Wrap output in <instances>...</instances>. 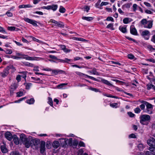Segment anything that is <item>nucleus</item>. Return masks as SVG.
<instances>
[{
  "mask_svg": "<svg viewBox=\"0 0 155 155\" xmlns=\"http://www.w3.org/2000/svg\"><path fill=\"white\" fill-rule=\"evenodd\" d=\"M16 55L17 56L18 59H25L28 60H37L36 59L38 58L36 57H31L27 55L22 54L21 53L17 52Z\"/></svg>",
  "mask_w": 155,
  "mask_h": 155,
  "instance_id": "f257e3e1",
  "label": "nucleus"
},
{
  "mask_svg": "<svg viewBox=\"0 0 155 155\" xmlns=\"http://www.w3.org/2000/svg\"><path fill=\"white\" fill-rule=\"evenodd\" d=\"M148 144L150 146L149 150L155 153V139L152 138L147 140Z\"/></svg>",
  "mask_w": 155,
  "mask_h": 155,
  "instance_id": "f03ea898",
  "label": "nucleus"
},
{
  "mask_svg": "<svg viewBox=\"0 0 155 155\" xmlns=\"http://www.w3.org/2000/svg\"><path fill=\"white\" fill-rule=\"evenodd\" d=\"M141 23L143 25V27L145 28H150L152 27V20L147 21L146 19H143L141 20Z\"/></svg>",
  "mask_w": 155,
  "mask_h": 155,
  "instance_id": "7ed1b4c3",
  "label": "nucleus"
},
{
  "mask_svg": "<svg viewBox=\"0 0 155 155\" xmlns=\"http://www.w3.org/2000/svg\"><path fill=\"white\" fill-rule=\"evenodd\" d=\"M140 123L144 125L145 122L150 120V117L147 114L142 115L140 117Z\"/></svg>",
  "mask_w": 155,
  "mask_h": 155,
  "instance_id": "20e7f679",
  "label": "nucleus"
},
{
  "mask_svg": "<svg viewBox=\"0 0 155 155\" xmlns=\"http://www.w3.org/2000/svg\"><path fill=\"white\" fill-rule=\"evenodd\" d=\"M31 147L34 149H37L39 147V145L40 143V140L37 138H32L31 140Z\"/></svg>",
  "mask_w": 155,
  "mask_h": 155,
  "instance_id": "39448f33",
  "label": "nucleus"
},
{
  "mask_svg": "<svg viewBox=\"0 0 155 155\" xmlns=\"http://www.w3.org/2000/svg\"><path fill=\"white\" fill-rule=\"evenodd\" d=\"M76 74L78 75L81 78H86V77H88L89 78H90L91 79L93 80H94L95 81H97V79L96 78L90 76L89 75H88L87 74H83L81 72H78V71H76L75 72Z\"/></svg>",
  "mask_w": 155,
  "mask_h": 155,
  "instance_id": "423d86ee",
  "label": "nucleus"
},
{
  "mask_svg": "<svg viewBox=\"0 0 155 155\" xmlns=\"http://www.w3.org/2000/svg\"><path fill=\"white\" fill-rule=\"evenodd\" d=\"M24 20L25 21L32 24L35 26H38V25L37 24V23L39 24V22H37L35 20H34L32 19H29L28 18H24Z\"/></svg>",
  "mask_w": 155,
  "mask_h": 155,
  "instance_id": "0eeeda50",
  "label": "nucleus"
},
{
  "mask_svg": "<svg viewBox=\"0 0 155 155\" xmlns=\"http://www.w3.org/2000/svg\"><path fill=\"white\" fill-rule=\"evenodd\" d=\"M32 138L31 136H29L28 137V139L26 140V141L23 142V144H24L25 147L27 148H28L30 147V145H31V139Z\"/></svg>",
  "mask_w": 155,
  "mask_h": 155,
  "instance_id": "6e6552de",
  "label": "nucleus"
},
{
  "mask_svg": "<svg viewBox=\"0 0 155 155\" xmlns=\"http://www.w3.org/2000/svg\"><path fill=\"white\" fill-rule=\"evenodd\" d=\"M9 67H7L6 68L4 69L3 72L0 73L1 76L3 78L6 77L9 74Z\"/></svg>",
  "mask_w": 155,
  "mask_h": 155,
  "instance_id": "1a4fd4ad",
  "label": "nucleus"
},
{
  "mask_svg": "<svg viewBox=\"0 0 155 155\" xmlns=\"http://www.w3.org/2000/svg\"><path fill=\"white\" fill-rule=\"evenodd\" d=\"M5 136L6 138L8 140H11L13 137L11 133L9 132H6L5 134Z\"/></svg>",
  "mask_w": 155,
  "mask_h": 155,
  "instance_id": "9d476101",
  "label": "nucleus"
},
{
  "mask_svg": "<svg viewBox=\"0 0 155 155\" xmlns=\"http://www.w3.org/2000/svg\"><path fill=\"white\" fill-rule=\"evenodd\" d=\"M130 31L131 34L134 35H137V31L134 26H130Z\"/></svg>",
  "mask_w": 155,
  "mask_h": 155,
  "instance_id": "9b49d317",
  "label": "nucleus"
},
{
  "mask_svg": "<svg viewBox=\"0 0 155 155\" xmlns=\"http://www.w3.org/2000/svg\"><path fill=\"white\" fill-rule=\"evenodd\" d=\"M59 140H60V143L62 145L63 147L66 145L68 142V140L67 139L61 138Z\"/></svg>",
  "mask_w": 155,
  "mask_h": 155,
  "instance_id": "f8f14e48",
  "label": "nucleus"
},
{
  "mask_svg": "<svg viewBox=\"0 0 155 155\" xmlns=\"http://www.w3.org/2000/svg\"><path fill=\"white\" fill-rule=\"evenodd\" d=\"M58 62L63 63H70V62L72 61L71 59H69L67 58H65L64 59H58Z\"/></svg>",
  "mask_w": 155,
  "mask_h": 155,
  "instance_id": "ddd939ff",
  "label": "nucleus"
},
{
  "mask_svg": "<svg viewBox=\"0 0 155 155\" xmlns=\"http://www.w3.org/2000/svg\"><path fill=\"white\" fill-rule=\"evenodd\" d=\"M45 142L42 141L41 142L40 146V152L41 153H44L45 149Z\"/></svg>",
  "mask_w": 155,
  "mask_h": 155,
  "instance_id": "4468645a",
  "label": "nucleus"
},
{
  "mask_svg": "<svg viewBox=\"0 0 155 155\" xmlns=\"http://www.w3.org/2000/svg\"><path fill=\"white\" fill-rule=\"evenodd\" d=\"M60 143L58 141H54L52 143L53 147L55 149L57 148L60 146Z\"/></svg>",
  "mask_w": 155,
  "mask_h": 155,
  "instance_id": "2eb2a0df",
  "label": "nucleus"
},
{
  "mask_svg": "<svg viewBox=\"0 0 155 155\" xmlns=\"http://www.w3.org/2000/svg\"><path fill=\"white\" fill-rule=\"evenodd\" d=\"M119 30L123 33H125L127 32L126 27L125 26H120L119 27Z\"/></svg>",
  "mask_w": 155,
  "mask_h": 155,
  "instance_id": "dca6fc26",
  "label": "nucleus"
},
{
  "mask_svg": "<svg viewBox=\"0 0 155 155\" xmlns=\"http://www.w3.org/2000/svg\"><path fill=\"white\" fill-rule=\"evenodd\" d=\"M13 141L15 144L18 145L19 143L18 139L16 135H13Z\"/></svg>",
  "mask_w": 155,
  "mask_h": 155,
  "instance_id": "f3484780",
  "label": "nucleus"
},
{
  "mask_svg": "<svg viewBox=\"0 0 155 155\" xmlns=\"http://www.w3.org/2000/svg\"><path fill=\"white\" fill-rule=\"evenodd\" d=\"M20 138L22 142L26 141L28 139V138H27L26 135L23 134H22L20 135Z\"/></svg>",
  "mask_w": 155,
  "mask_h": 155,
  "instance_id": "a211bd4d",
  "label": "nucleus"
},
{
  "mask_svg": "<svg viewBox=\"0 0 155 155\" xmlns=\"http://www.w3.org/2000/svg\"><path fill=\"white\" fill-rule=\"evenodd\" d=\"M55 25L56 26H58L60 28H63L64 26V23L61 21H57V23H56Z\"/></svg>",
  "mask_w": 155,
  "mask_h": 155,
  "instance_id": "6ab92c4d",
  "label": "nucleus"
},
{
  "mask_svg": "<svg viewBox=\"0 0 155 155\" xmlns=\"http://www.w3.org/2000/svg\"><path fill=\"white\" fill-rule=\"evenodd\" d=\"M22 63L23 64L27 67H34V65L32 63H30L29 62H22Z\"/></svg>",
  "mask_w": 155,
  "mask_h": 155,
  "instance_id": "aec40b11",
  "label": "nucleus"
},
{
  "mask_svg": "<svg viewBox=\"0 0 155 155\" xmlns=\"http://www.w3.org/2000/svg\"><path fill=\"white\" fill-rule=\"evenodd\" d=\"M82 19L83 20H86L88 21H90L93 19V18L91 17L83 16L82 17Z\"/></svg>",
  "mask_w": 155,
  "mask_h": 155,
  "instance_id": "412c9836",
  "label": "nucleus"
},
{
  "mask_svg": "<svg viewBox=\"0 0 155 155\" xmlns=\"http://www.w3.org/2000/svg\"><path fill=\"white\" fill-rule=\"evenodd\" d=\"M101 81L102 83L108 86H111L112 85V84L110 83L108 81L104 79H102L101 80Z\"/></svg>",
  "mask_w": 155,
  "mask_h": 155,
  "instance_id": "4be33fe9",
  "label": "nucleus"
},
{
  "mask_svg": "<svg viewBox=\"0 0 155 155\" xmlns=\"http://www.w3.org/2000/svg\"><path fill=\"white\" fill-rule=\"evenodd\" d=\"M1 149L2 152L3 153H6L8 152L7 149L5 146H1Z\"/></svg>",
  "mask_w": 155,
  "mask_h": 155,
  "instance_id": "5701e85b",
  "label": "nucleus"
},
{
  "mask_svg": "<svg viewBox=\"0 0 155 155\" xmlns=\"http://www.w3.org/2000/svg\"><path fill=\"white\" fill-rule=\"evenodd\" d=\"M35 102V100L34 98H31L30 99L26 100V103L29 104H33Z\"/></svg>",
  "mask_w": 155,
  "mask_h": 155,
  "instance_id": "b1692460",
  "label": "nucleus"
},
{
  "mask_svg": "<svg viewBox=\"0 0 155 155\" xmlns=\"http://www.w3.org/2000/svg\"><path fill=\"white\" fill-rule=\"evenodd\" d=\"M32 6L29 5H20L19 6V8H30Z\"/></svg>",
  "mask_w": 155,
  "mask_h": 155,
  "instance_id": "393cba45",
  "label": "nucleus"
},
{
  "mask_svg": "<svg viewBox=\"0 0 155 155\" xmlns=\"http://www.w3.org/2000/svg\"><path fill=\"white\" fill-rule=\"evenodd\" d=\"M150 34V32L148 30H145L143 31L141 34V35L143 36H148Z\"/></svg>",
  "mask_w": 155,
  "mask_h": 155,
  "instance_id": "a878e982",
  "label": "nucleus"
},
{
  "mask_svg": "<svg viewBox=\"0 0 155 155\" xmlns=\"http://www.w3.org/2000/svg\"><path fill=\"white\" fill-rule=\"evenodd\" d=\"M58 7V5H51V9H52L54 11H56Z\"/></svg>",
  "mask_w": 155,
  "mask_h": 155,
  "instance_id": "bb28decb",
  "label": "nucleus"
},
{
  "mask_svg": "<svg viewBox=\"0 0 155 155\" xmlns=\"http://www.w3.org/2000/svg\"><path fill=\"white\" fill-rule=\"evenodd\" d=\"M20 74H22L21 75V76L25 78V79L26 77V74H27V72L26 71H22V72H21L20 73Z\"/></svg>",
  "mask_w": 155,
  "mask_h": 155,
  "instance_id": "cd10ccee",
  "label": "nucleus"
},
{
  "mask_svg": "<svg viewBox=\"0 0 155 155\" xmlns=\"http://www.w3.org/2000/svg\"><path fill=\"white\" fill-rule=\"evenodd\" d=\"M26 87V89H29L30 87L32 86V84L30 83H27L24 84Z\"/></svg>",
  "mask_w": 155,
  "mask_h": 155,
  "instance_id": "c85d7f7f",
  "label": "nucleus"
},
{
  "mask_svg": "<svg viewBox=\"0 0 155 155\" xmlns=\"http://www.w3.org/2000/svg\"><path fill=\"white\" fill-rule=\"evenodd\" d=\"M17 87V85L16 83H14L13 85L11 86L10 88L11 89V91H13L15 90Z\"/></svg>",
  "mask_w": 155,
  "mask_h": 155,
  "instance_id": "c756f323",
  "label": "nucleus"
},
{
  "mask_svg": "<svg viewBox=\"0 0 155 155\" xmlns=\"http://www.w3.org/2000/svg\"><path fill=\"white\" fill-rule=\"evenodd\" d=\"M66 9L65 8L62 6L60 7L59 11L60 12L62 13H64L65 12Z\"/></svg>",
  "mask_w": 155,
  "mask_h": 155,
  "instance_id": "7c9ffc66",
  "label": "nucleus"
},
{
  "mask_svg": "<svg viewBox=\"0 0 155 155\" xmlns=\"http://www.w3.org/2000/svg\"><path fill=\"white\" fill-rule=\"evenodd\" d=\"M151 109L147 108L146 110H144L143 112L147 113L149 114H151L153 113V111L150 110Z\"/></svg>",
  "mask_w": 155,
  "mask_h": 155,
  "instance_id": "2f4dec72",
  "label": "nucleus"
},
{
  "mask_svg": "<svg viewBox=\"0 0 155 155\" xmlns=\"http://www.w3.org/2000/svg\"><path fill=\"white\" fill-rule=\"evenodd\" d=\"M131 5L129 3H127L123 5L122 8H130Z\"/></svg>",
  "mask_w": 155,
  "mask_h": 155,
  "instance_id": "473e14b6",
  "label": "nucleus"
},
{
  "mask_svg": "<svg viewBox=\"0 0 155 155\" xmlns=\"http://www.w3.org/2000/svg\"><path fill=\"white\" fill-rule=\"evenodd\" d=\"M147 103L145 104V105L146 106L147 108H150L151 109H153V106L151 104H150L148 102H147Z\"/></svg>",
  "mask_w": 155,
  "mask_h": 155,
  "instance_id": "72a5a7b5",
  "label": "nucleus"
},
{
  "mask_svg": "<svg viewBox=\"0 0 155 155\" xmlns=\"http://www.w3.org/2000/svg\"><path fill=\"white\" fill-rule=\"evenodd\" d=\"M5 53L7 54H11L12 52V51L11 49H7L5 51H4Z\"/></svg>",
  "mask_w": 155,
  "mask_h": 155,
  "instance_id": "f704fd0d",
  "label": "nucleus"
},
{
  "mask_svg": "<svg viewBox=\"0 0 155 155\" xmlns=\"http://www.w3.org/2000/svg\"><path fill=\"white\" fill-rule=\"evenodd\" d=\"M48 103L51 106H53V101L52 98L50 97H48Z\"/></svg>",
  "mask_w": 155,
  "mask_h": 155,
  "instance_id": "c9c22d12",
  "label": "nucleus"
},
{
  "mask_svg": "<svg viewBox=\"0 0 155 155\" xmlns=\"http://www.w3.org/2000/svg\"><path fill=\"white\" fill-rule=\"evenodd\" d=\"M138 6L136 4H134L133 5V9L134 12H135L137 9L138 8Z\"/></svg>",
  "mask_w": 155,
  "mask_h": 155,
  "instance_id": "e433bc0d",
  "label": "nucleus"
},
{
  "mask_svg": "<svg viewBox=\"0 0 155 155\" xmlns=\"http://www.w3.org/2000/svg\"><path fill=\"white\" fill-rule=\"evenodd\" d=\"M67 84V83H62L58 85L57 86L58 88H62L63 87Z\"/></svg>",
  "mask_w": 155,
  "mask_h": 155,
  "instance_id": "4c0bfd02",
  "label": "nucleus"
},
{
  "mask_svg": "<svg viewBox=\"0 0 155 155\" xmlns=\"http://www.w3.org/2000/svg\"><path fill=\"white\" fill-rule=\"evenodd\" d=\"M154 86V85L152 84H148L147 85V89L148 90H150L151 88H152L153 89Z\"/></svg>",
  "mask_w": 155,
  "mask_h": 155,
  "instance_id": "58836bf2",
  "label": "nucleus"
},
{
  "mask_svg": "<svg viewBox=\"0 0 155 155\" xmlns=\"http://www.w3.org/2000/svg\"><path fill=\"white\" fill-rule=\"evenodd\" d=\"M134 111L135 113L139 114L141 110L139 107H137L134 109Z\"/></svg>",
  "mask_w": 155,
  "mask_h": 155,
  "instance_id": "ea45409f",
  "label": "nucleus"
},
{
  "mask_svg": "<svg viewBox=\"0 0 155 155\" xmlns=\"http://www.w3.org/2000/svg\"><path fill=\"white\" fill-rule=\"evenodd\" d=\"M0 32H1L3 34H6L7 32L5 31L3 28L0 26Z\"/></svg>",
  "mask_w": 155,
  "mask_h": 155,
  "instance_id": "a19ab883",
  "label": "nucleus"
},
{
  "mask_svg": "<svg viewBox=\"0 0 155 155\" xmlns=\"http://www.w3.org/2000/svg\"><path fill=\"white\" fill-rule=\"evenodd\" d=\"M118 104L117 103H115L112 104H110V107L114 108L115 107V108H117V105Z\"/></svg>",
  "mask_w": 155,
  "mask_h": 155,
  "instance_id": "79ce46f5",
  "label": "nucleus"
},
{
  "mask_svg": "<svg viewBox=\"0 0 155 155\" xmlns=\"http://www.w3.org/2000/svg\"><path fill=\"white\" fill-rule=\"evenodd\" d=\"M138 147L139 150H142L143 148V146L142 143L139 144L138 145Z\"/></svg>",
  "mask_w": 155,
  "mask_h": 155,
  "instance_id": "37998d69",
  "label": "nucleus"
},
{
  "mask_svg": "<svg viewBox=\"0 0 155 155\" xmlns=\"http://www.w3.org/2000/svg\"><path fill=\"white\" fill-rule=\"evenodd\" d=\"M129 18H125L123 20V22L124 24H127L129 22Z\"/></svg>",
  "mask_w": 155,
  "mask_h": 155,
  "instance_id": "c03bdc74",
  "label": "nucleus"
},
{
  "mask_svg": "<svg viewBox=\"0 0 155 155\" xmlns=\"http://www.w3.org/2000/svg\"><path fill=\"white\" fill-rule=\"evenodd\" d=\"M92 71L93 74L96 75H98L99 74L98 72L97 71L96 69L95 68L93 69Z\"/></svg>",
  "mask_w": 155,
  "mask_h": 155,
  "instance_id": "a18cd8bd",
  "label": "nucleus"
},
{
  "mask_svg": "<svg viewBox=\"0 0 155 155\" xmlns=\"http://www.w3.org/2000/svg\"><path fill=\"white\" fill-rule=\"evenodd\" d=\"M106 20L107 21H111L112 22L114 21V20L113 18L111 17H108L106 19Z\"/></svg>",
  "mask_w": 155,
  "mask_h": 155,
  "instance_id": "49530a36",
  "label": "nucleus"
},
{
  "mask_svg": "<svg viewBox=\"0 0 155 155\" xmlns=\"http://www.w3.org/2000/svg\"><path fill=\"white\" fill-rule=\"evenodd\" d=\"M127 114L128 115L131 117H133L135 116V114H134L130 112H128Z\"/></svg>",
  "mask_w": 155,
  "mask_h": 155,
  "instance_id": "de8ad7c7",
  "label": "nucleus"
},
{
  "mask_svg": "<svg viewBox=\"0 0 155 155\" xmlns=\"http://www.w3.org/2000/svg\"><path fill=\"white\" fill-rule=\"evenodd\" d=\"M129 137L130 138H136V136L134 134H131L129 135Z\"/></svg>",
  "mask_w": 155,
  "mask_h": 155,
  "instance_id": "09e8293b",
  "label": "nucleus"
},
{
  "mask_svg": "<svg viewBox=\"0 0 155 155\" xmlns=\"http://www.w3.org/2000/svg\"><path fill=\"white\" fill-rule=\"evenodd\" d=\"M17 96L18 97H20L22 96L23 94V92L21 91H19L17 93Z\"/></svg>",
  "mask_w": 155,
  "mask_h": 155,
  "instance_id": "8fccbe9b",
  "label": "nucleus"
},
{
  "mask_svg": "<svg viewBox=\"0 0 155 155\" xmlns=\"http://www.w3.org/2000/svg\"><path fill=\"white\" fill-rule=\"evenodd\" d=\"M16 28L14 27H8V29L10 31H13L15 30Z\"/></svg>",
  "mask_w": 155,
  "mask_h": 155,
  "instance_id": "3c124183",
  "label": "nucleus"
},
{
  "mask_svg": "<svg viewBox=\"0 0 155 155\" xmlns=\"http://www.w3.org/2000/svg\"><path fill=\"white\" fill-rule=\"evenodd\" d=\"M109 3L107 2H102L100 4V6L102 7L104 5H106L108 4Z\"/></svg>",
  "mask_w": 155,
  "mask_h": 155,
  "instance_id": "603ef678",
  "label": "nucleus"
},
{
  "mask_svg": "<svg viewBox=\"0 0 155 155\" xmlns=\"http://www.w3.org/2000/svg\"><path fill=\"white\" fill-rule=\"evenodd\" d=\"M79 145L80 147H85V144L82 141H81L80 142Z\"/></svg>",
  "mask_w": 155,
  "mask_h": 155,
  "instance_id": "864d4df0",
  "label": "nucleus"
},
{
  "mask_svg": "<svg viewBox=\"0 0 155 155\" xmlns=\"http://www.w3.org/2000/svg\"><path fill=\"white\" fill-rule=\"evenodd\" d=\"M113 24L112 23H110L107 26L106 28H113Z\"/></svg>",
  "mask_w": 155,
  "mask_h": 155,
  "instance_id": "5fc2aeb1",
  "label": "nucleus"
},
{
  "mask_svg": "<svg viewBox=\"0 0 155 155\" xmlns=\"http://www.w3.org/2000/svg\"><path fill=\"white\" fill-rule=\"evenodd\" d=\"M49 57L50 58H52V59H56L57 60H58V59L57 58V57L56 56H55L54 55H49Z\"/></svg>",
  "mask_w": 155,
  "mask_h": 155,
  "instance_id": "6e6d98bb",
  "label": "nucleus"
},
{
  "mask_svg": "<svg viewBox=\"0 0 155 155\" xmlns=\"http://www.w3.org/2000/svg\"><path fill=\"white\" fill-rule=\"evenodd\" d=\"M6 14L8 17H11L12 16V13L10 12L9 11H8Z\"/></svg>",
  "mask_w": 155,
  "mask_h": 155,
  "instance_id": "4d7b16f0",
  "label": "nucleus"
},
{
  "mask_svg": "<svg viewBox=\"0 0 155 155\" xmlns=\"http://www.w3.org/2000/svg\"><path fill=\"white\" fill-rule=\"evenodd\" d=\"M43 9H46L47 10L51 9V5H48L46 6H43Z\"/></svg>",
  "mask_w": 155,
  "mask_h": 155,
  "instance_id": "13d9d810",
  "label": "nucleus"
},
{
  "mask_svg": "<svg viewBox=\"0 0 155 155\" xmlns=\"http://www.w3.org/2000/svg\"><path fill=\"white\" fill-rule=\"evenodd\" d=\"M145 105L144 104H141L140 106V107L142 110H145Z\"/></svg>",
  "mask_w": 155,
  "mask_h": 155,
  "instance_id": "bf43d9fd",
  "label": "nucleus"
},
{
  "mask_svg": "<svg viewBox=\"0 0 155 155\" xmlns=\"http://www.w3.org/2000/svg\"><path fill=\"white\" fill-rule=\"evenodd\" d=\"M144 4L148 7H150L151 6L150 4L147 2H144Z\"/></svg>",
  "mask_w": 155,
  "mask_h": 155,
  "instance_id": "052dcab7",
  "label": "nucleus"
},
{
  "mask_svg": "<svg viewBox=\"0 0 155 155\" xmlns=\"http://www.w3.org/2000/svg\"><path fill=\"white\" fill-rule=\"evenodd\" d=\"M147 60L150 62H153V63H155V60L152 58L147 59Z\"/></svg>",
  "mask_w": 155,
  "mask_h": 155,
  "instance_id": "680f3d73",
  "label": "nucleus"
},
{
  "mask_svg": "<svg viewBox=\"0 0 155 155\" xmlns=\"http://www.w3.org/2000/svg\"><path fill=\"white\" fill-rule=\"evenodd\" d=\"M128 58L130 59H132L134 58V57L132 54H129L128 55Z\"/></svg>",
  "mask_w": 155,
  "mask_h": 155,
  "instance_id": "e2e57ef3",
  "label": "nucleus"
},
{
  "mask_svg": "<svg viewBox=\"0 0 155 155\" xmlns=\"http://www.w3.org/2000/svg\"><path fill=\"white\" fill-rule=\"evenodd\" d=\"M21 75H18L16 78V79L18 81V82L19 81L21 80Z\"/></svg>",
  "mask_w": 155,
  "mask_h": 155,
  "instance_id": "0e129e2a",
  "label": "nucleus"
},
{
  "mask_svg": "<svg viewBox=\"0 0 155 155\" xmlns=\"http://www.w3.org/2000/svg\"><path fill=\"white\" fill-rule=\"evenodd\" d=\"M84 8L86 10L87 12L89 10H90V7L88 6H86Z\"/></svg>",
  "mask_w": 155,
  "mask_h": 155,
  "instance_id": "69168bd1",
  "label": "nucleus"
},
{
  "mask_svg": "<svg viewBox=\"0 0 155 155\" xmlns=\"http://www.w3.org/2000/svg\"><path fill=\"white\" fill-rule=\"evenodd\" d=\"M151 41L155 43V35H153L151 39Z\"/></svg>",
  "mask_w": 155,
  "mask_h": 155,
  "instance_id": "338daca9",
  "label": "nucleus"
},
{
  "mask_svg": "<svg viewBox=\"0 0 155 155\" xmlns=\"http://www.w3.org/2000/svg\"><path fill=\"white\" fill-rule=\"evenodd\" d=\"M152 153L149 151H147L145 153L146 155H152Z\"/></svg>",
  "mask_w": 155,
  "mask_h": 155,
  "instance_id": "774afa93",
  "label": "nucleus"
}]
</instances>
